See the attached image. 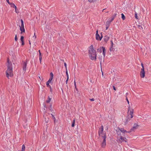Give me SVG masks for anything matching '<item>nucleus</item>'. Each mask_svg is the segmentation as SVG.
Instances as JSON below:
<instances>
[{"mask_svg": "<svg viewBox=\"0 0 151 151\" xmlns=\"http://www.w3.org/2000/svg\"><path fill=\"white\" fill-rule=\"evenodd\" d=\"M12 63L10 62L8 59L7 64V69L6 71V73L7 76H13V74L12 73Z\"/></svg>", "mask_w": 151, "mask_h": 151, "instance_id": "f257e3e1", "label": "nucleus"}, {"mask_svg": "<svg viewBox=\"0 0 151 151\" xmlns=\"http://www.w3.org/2000/svg\"><path fill=\"white\" fill-rule=\"evenodd\" d=\"M88 53L89 58L91 60H94V50L93 45H91L89 47Z\"/></svg>", "mask_w": 151, "mask_h": 151, "instance_id": "f03ea898", "label": "nucleus"}, {"mask_svg": "<svg viewBox=\"0 0 151 151\" xmlns=\"http://www.w3.org/2000/svg\"><path fill=\"white\" fill-rule=\"evenodd\" d=\"M98 133L99 138L101 140H102V139L106 138V133L104 132V127L103 126L99 128Z\"/></svg>", "mask_w": 151, "mask_h": 151, "instance_id": "7ed1b4c3", "label": "nucleus"}, {"mask_svg": "<svg viewBox=\"0 0 151 151\" xmlns=\"http://www.w3.org/2000/svg\"><path fill=\"white\" fill-rule=\"evenodd\" d=\"M117 139L121 143L123 142H127V140L126 138L124 137L125 136H123L119 131L117 132Z\"/></svg>", "mask_w": 151, "mask_h": 151, "instance_id": "20e7f679", "label": "nucleus"}, {"mask_svg": "<svg viewBox=\"0 0 151 151\" xmlns=\"http://www.w3.org/2000/svg\"><path fill=\"white\" fill-rule=\"evenodd\" d=\"M133 109L131 108L130 107H129L128 112V117L129 119H131L133 118Z\"/></svg>", "mask_w": 151, "mask_h": 151, "instance_id": "39448f33", "label": "nucleus"}, {"mask_svg": "<svg viewBox=\"0 0 151 151\" xmlns=\"http://www.w3.org/2000/svg\"><path fill=\"white\" fill-rule=\"evenodd\" d=\"M21 26H20V31H21V33H22L23 32H25V29L24 27V22L22 19L21 20Z\"/></svg>", "mask_w": 151, "mask_h": 151, "instance_id": "423d86ee", "label": "nucleus"}, {"mask_svg": "<svg viewBox=\"0 0 151 151\" xmlns=\"http://www.w3.org/2000/svg\"><path fill=\"white\" fill-rule=\"evenodd\" d=\"M119 129L120 131V132H120L122 134V135H123V136H125L124 134L126 133H128V132H129V131L127 132L126 130H124V129L122 128Z\"/></svg>", "mask_w": 151, "mask_h": 151, "instance_id": "0eeeda50", "label": "nucleus"}, {"mask_svg": "<svg viewBox=\"0 0 151 151\" xmlns=\"http://www.w3.org/2000/svg\"><path fill=\"white\" fill-rule=\"evenodd\" d=\"M53 79V76H51V77H50L49 80L46 83V85L47 87H49L51 89V87L49 85V83L51 82L52 80Z\"/></svg>", "mask_w": 151, "mask_h": 151, "instance_id": "6e6552de", "label": "nucleus"}, {"mask_svg": "<svg viewBox=\"0 0 151 151\" xmlns=\"http://www.w3.org/2000/svg\"><path fill=\"white\" fill-rule=\"evenodd\" d=\"M103 140L101 144V146L103 148H104L106 145V138L102 139Z\"/></svg>", "mask_w": 151, "mask_h": 151, "instance_id": "1a4fd4ad", "label": "nucleus"}, {"mask_svg": "<svg viewBox=\"0 0 151 151\" xmlns=\"http://www.w3.org/2000/svg\"><path fill=\"white\" fill-rule=\"evenodd\" d=\"M138 125L136 124H134L133 127L129 131V132H128V133H130L132 131H134L137 128V127H138Z\"/></svg>", "mask_w": 151, "mask_h": 151, "instance_id": "9d476101", "label": "nucleus"}, {"mask_svg": "<svg viewBox=\"0 0 151 151\" xmlns=\"http://www.w3.org/2000/svg\"><path fill=\"white\" fill-rule=\"evenodd\" d=\"M141 65L142 68L141 69V76H145V72L144 70V68L143 64L141 63Z\"/></svg>", "mask_w": 151, "mask_h": 151, "instance_id": "9b49d317", "label": "nucleus"}, {"mask_svg": "<svg viewBox=\"0 0 151 151\" xmlns=\"http://www.w3.org/2000/svg\"><path fill=\"white\" fill-rule=\"evenodd\" d=\"M102 36L101 35V36H100L99 35V34H97V35H96V40L99 41H100L101 40L102 38Z\"/></svg>", "mask_w": 151, "mask_h": 151, "instance_id": "f8f14e48", "label": "nucleus"}, {"mask_svg": "<svg viewBox=\"0 0 151 151\" xmlns=\"http://www.w3.org/2000/svg\"><path fill=\"white\" fill-rule=\"evenodd\" d=\"M27 62H24V63L23 65V71L24 72L26 71V67L27 66Z\"/></svg>", "mask_w": 151, "mask_h": 151, "instance_id": "ddd939ff", "label": "nucleus"}, {"mask_svg": "<svg viewBox=\"0 0 151 151\" xmlns=\"http://www.w3.org/2000/svg\"><path fill=\"white\" fill-rule=\"evenodd\" d=\"M115 16H112L111 18V20H108L107 22V24L108 23L109 24H110V23L114 19Z\"/></svg>", "mask_w": 151, "mask_h": 151, "instance_id": "4468645a", "label": "nucleus"}, {"mask_svg": "<svg viewBox=\"0 0 151 151\" xmlns=\"http://www.w3.org/2000/svg\"><path fill=\"white\" fill-rule=\"evenodd\" d=\"M104 39L105 41L107 42L109 39V37L107 35H106L104 36Z\"/></svg>", "mask_w": 151, "mask_h": 151, "instance_id": "2eb2a0df", "label": "nucleus"}, {"mask_svg": "<svg viewBox=\"0 0 151 151\" xmlns=\"http://www.w3.org/2000/svg\"><path fill=\"white\" fill-rule=\"evenodd\" d=\"M44 117L45 118V121L46 123H47L49 121V118L47 117V118L45 117V115H44Z\"/></svg>", "mask_w": 151, "mask_h": 151, "instance_id": "dca6fc26", "label": "nucleus"}, {"mask_svg": "<svg viewBox=\"0 0 151 151\" xmlns=\"http://www.w3.org/2000/svg\"><path fill=\"white\" fill-rule=\"evenodd\" d=\"M102 48L103 49V54L104 56L105 55L106 50H105V48L104 47H102Z\"/></svg>", "mask_w": 151, "mask_h": 151, "instance_id": "f3484780", "label": "nucleus"}, {"mask_svg": "<svg viewBox=\"0 0 151 151\" xmlns=\"http://www.w3.org/2000/svg\"><path fill=\"white\" fill-rule=\"evenodd\" d=\"M25 150V147L24 145H23L22 146L21 151H24Z\"/></svg>", "mask_w": 151, "mask_h": 151, "instance_id": "a211bd4d", "label": "nucleus"}, {"mask_svg": "<svg viewBox=\"0 0 151 151\" xmlns=\"http://www.w3.org/2000/svg\"><path fill=\"white\" fill-rule=\"evenodd\" d=\"M75 119H74L72 123V125H71V126L72 127H74V126H75Z\"/></svg>", "mask_w": 151, "mask_h": 151, "instance_id": "6ab92c4d", "label": "nucleus"}, {"mask_svg": "<svg viewBox=\"0 0 151 151\" xmlns=\"http://www.w3.org/2000/svg\"><path fill=\"white\" fill-rule=\"evenodd\" d=\"M36 37H37L36 36V35H35V33L34 35L33 36V39H32L34 41H35V40H36Z\"/></svg>", "mask_w": 151, "mask_h": 151, "instance_id": "aec40b11", "label": "nucleus"}, {"mask_svg": "<svg viewBox=\"0 0 151 151\" xmlns=\"http://www.w3.org/2000/svg\"><path fill=\"white\" fill-rule=\"evenodd\" d=\"M50 101L51 98L49 96L48 97V99L46 101V102L47 103H49L50 102Z\"/></svg>", "mask_w": 151, "mask_h": 151, "instance_id": "412c9836", "label": "nucleus"}, {"mask_svg": "<svg viewBox=\"0 0 151 151\" xmlns=\"http://www.w3.org/2000/svg\"><path fill=\"white\" fill-rule=\"evenodd\" d=\"M121 15H122V19L123 20H124L125 18V16H124V14H123L122 13L121 14Z\"/></svg>", "mask_w": 151, "mask_h": 151, "instance_id": "4be33fe9", "label": "nucleus"}, {"mask_svg": "<svg viewBox=\"0 0 151 151\" xmlns=\"http://www.w3.org/2000/svg\"><path fill=\"white\" fill-rule=\"evenodd\" d=\"M9 4L10 5L11 7L13 8L14 7V6H15V4L13 3H10V4Z\"/></svg>", "mask_w": 151, "mask_h": 151, "instance_id": "5701e85b", "label": "nucleus"}, {"mask_svg": "<svg viewBox=\"0 0 151 151\" xmlns=\"http://www.w3.org/2000/svg\"><path fill=\"white\" fill-rule=\"evenodd\" d=\"M109 24L108 23H107V22H106V30H107L108 29V27H109Z\"/></svg>", "mask_w": 151, "mask_h": 151, "instance_id": "b1692460", "label": "nucleus"}, {"mask_svg": "<svg viewBox=\"0 0 151 151\" xmlns=\"http://www.w3.org/2000/svg\"><path fill=\"white\" fill-rule=\"evenodd\" d=\"M138 27L140 29H143L142 27L140 25H138Z\"/></svg>", "mask_w": 151, "mask_h": 151, "instance_id": "393cba45", "label": "nucleus"}, {"mask_svg": "<svg viewBox=\"0 0 151 151\" xmlns=\"http://www.w3.org/2000/svg\"><path fill=\"white\" fill-rule=\"evenodd\" d=\"M42 55L39 56V60L40 61V63H41L42 59Z\"/></svg>", "mask_w": 151, "mask_h": 151, "instance_id": "a878e982", "label": "nucleus"}, {"mask_svg": "<svg viewBox=\"0 0 151 151\" xmlns=\"http://www.w3.org/2000/svg\"><path fill=\"white\" fill-rule=\"evenodd\" d=\"M135 12V17L136 19H138L137 14L136 12Z\"/></svg>", "mask_w": 151, "mask_h": 151, "instance_id": "bb28decb", "label": "nucleus"}, {"mask_svg": "<svg viewBox=\"0 0 151 151\" xmlns=\"http://www.w3.org/2000/svg\"><path fill=\"white\" fill-rule=\"evenodd\" d=\"M109 49L111 51H113V47H112V46H111V47H110Z\"/></svg>", "mask_w": 151, "mask_h": 151, "instance_id": "cd10ccee", "label": "nucleus"}, {"mask_svg": "<svg viewBox=\"0 0 151 151\" xmlns=\"http://www.w3.org/2000/svg\"><path fill=\"white\" fill-rule=\"evenodd\" d=\"M14 8H15V12L17 13H18V12H17V11H16V9H17V7L15 5L14 6Z\"/></svg>", "mask_w": 151, "mask_h": 151, "instance_id": "c85d7f7f", "label": "nucleus"}, {"mask_svg": "<svg viewBox=\"0 0 151 151\" xmlns=\"http://www.w3.org/2000/svg\"><path fill=\"white\" fill-rule=\"evenodd\" d=\"M24 37L23 36H21V41H24Z\"/></svg>", "mask_w": 151, "mask_h": 151, "instance_id": "c756f323", "label": "nucleus"}, {"mask_svg": "<svg viewBox=\"0 0 151 151\" xmlns=\"http://www.w3.org/2000/svg\"><path fill=\"white\" fill-rule=\"evenodd\" d=\"M68 79H69V77H68V76H67V79L65 81V83H66V84H67V83H68Z\"/></svg>", "mask_w": 151, "mask_h": 151, "instance_id": "7c9ffc66", "label": "nucleus"}, {"mask_svg": "<svg viewBox=\"0 0 151 151\" xmlns=\"http://www.w3.org/2000/svg\"><path fill=\"white\" fill-rule=\"evenodd\" d=\"M15 40L16 41H17V35H15Z\"/></svg>", "mask_w": 151, "mask_h": 151, "instance_id": "2f4dec72", "label": "nucleus"}, {"mask_svg": "<svg viewBox=\"0 0 151 151\" xmlns=\"http://www.w3.org/2000/svg\"><path fill=\"white\" fill-rule=\"evenodd\" d=\"M64 65L65 66V68H66V70H67V65H66V63H64Z\"/></svg>", "mask_w": 151, "mask_h": 151, "instance_id": "473e14b6", "label": "nucleus"}, {"mask_svg": "<svg viewBox=\"0 0 151 151\" xmlns=\"http://www.w3.org/2000/svg\"><path fill=\"white\" fill-rule=\"evenodd\" d=\"M126 100L127 101V102L128 104H129V100H128L127 97H126Z\"/></svg>", "mask_w": 151, "mask_h": 151, "instance_id": "72a5a7b5", "label": "nucleus"}, {"mask_svg": "<svg viewBox=\"0 0 151 151\" xmlns=\"http://www.w3.org/2000/svg\"><path fill=\"white\" fill-rule=\"evenodd\" d=\"M88 1L90 2H92L93 1V0H88Z\"/></svg>", "mask_w": 151, "mask_h": 151, "instance_id": "f704fd0d", "label": "nucleus"}, {"mask_svg": "<svg viewBox=\"0 0 151 151\" xmlns=\"http://www.w3.org/2000/svg\"><path fill=\"white\" fill-rule=\"evenodd\" d=\"M22 42V45H24V41H21Z\"/></svg>", "mask_w": 151, "mask_h": 151, "instance_id": "c9c22d12", "label": "nucleus"}, {"mask_svg": "<svg viewBox=\"0 0 151 151\" xmlns=\"http://www.w3.org/2000/svg\"><path fill=\"white\" fill-rule=\"evenodd\" d=\"M113 43L112 41H111V46H112V47H113Z\"/></svg>", "mask_w": 151, "mask_h": 151, "instance_id": "e433bc0d", "label": "nucleus"}, {"mask_svg": "<svg viewBox=\"0 0 151 151\" xmlns=\"http://www.w3.org/2000/svg\"><path fill=\"white\" fill-rule=\"evenodd\" d=\"M90 100L91 101H94V99L93 98L92 99H90Z\"/></svg>", "mask_w": 151, "mask_h": 151, "instance_id": "4c0bfd02", "label": "nucleus"}, {"mask_svg": "<svg viewBox=\"0 0 151 151\" xmlns=\"http://www.w3.org/2000/svg\"><path fill=\"white\" fill-rule=\"evenodd\" d=\"M113 89H114V90H116V88H115V86H113Z\"/></svg>", "mask_w": 151, "mask_h": 151, "instance_id": "58836bf2", "label": "nucleus"}, {"mask_svg": "<svg viewBox=\"0 0 151 151\" xmlns=\"http://www.w3.org/2000/svg\"><path fill=\"white\" fill-rule=\"evenodd\" d=\"M6 0V1H7V2H8V3L9 4H10V3L9 1V0Z\"/></svg>", "mask_w": 151, "mask_h": 151, "instance_id": "ea45409f", "label": "nucleus"}, {"mask_svg": "<svg viewBox=\"0 0 151 151\" xmlns=\"http://www.w3.org/2000/svg\"><path fill=\"white\" fill-rule=\"evenodd\" d=\"M66 74L67 76H68V73L67 70H66Z\"/></svg>", "mask_w": 151, "mask_h": 151, "instance_id": "a19ab883", "label": "nucleus"}, {"mask_svg": "<svg viewBox=\"0 0 151 151\" xmlns=\"http://www.w3.org/2000/svg\"><path fill=\"white\" fill-rule=\"evenodd\" d=\"M50 76H53V74L52 73H50Z\"/></svg>", "mask_w": 151, "mask_h": 151, "instance_id": "79ce46f5", "label": "nucleus"}, {"mask_svg": "<svg viewBox=\"0 0 151 151\" xmlns=\"http://www.w3.org/2000/svg\"><path fill=\"white\" fill-rule=\"evenodd\" d=\"M51 114V115H52V116L53 117V119H55V117L54 116H53L52 114Z\"/></svg>", "mask_w": 151, "mask_h": 151, "instance_id": "37998d69", "label": "nucleus"}, {"mask_svg": "<svg viewBox=\"0 0 151 151\" xmlns=\"http://www.w3.org/2000/svg\"><path fill=\"white\" fill-rule=\"evenodd\" d=\"M97 34H98V30H97V31H96V35H97Z\"/></svg>", "mask_w": 151, "mask_h": 151, "instance_id": "c03bdc74", "label": "nucleus"}, {"mask_svg": "<svg viewBox=\"0 0 151 151\" xmlns=\"http://www.w3.org/2000/svg\"><path fill=\"white\" fill-rule=\"evenodd\" d=\"M39 54H40V55L39 56H42V55H41V54L40 52V53H39Z\"/></svg>", "mask_w": 151, "mask_h": 151, "instance_id": "a18cd8bd", "label": "nucleus"}, {"mask_svg": "<svg viewBox=\"0 0 151 151\" xmlns=\"http://www.w3.org/2000/svg\"><path fill=\"white\" fill-rule=\"evenodd\" d=\"M141 76V77L143 78H144L145 77V76Z\"/></svg>", "mask_w": 151, "mask_h": 151, "instance_id": "49530a36", "label": "nucleus"}, {"mask_svg": "<svg viewBox=\"0 0 151 151\" xmlns=\"http://www.w3.org/2000/svg\"><path fill=\"white\" fill-rule=\"evenodd\" d=\"M96 59V56H95V60Z\"/></svg>", "mask_w": 151, "mask_h": 151, "instance_id": "de8ad7c7", "label": "nucleus"}, {"mask_svg": "<svg viewBox=\"0 0 151 151\" xmlns=\"http://www.w3.org/2000/svg\"><path fill=\"white\" fill-rule=\"evenodd\" d=\"M74 83H75V85L76 86V83L75 82V81H74Z\"/></svg>", "mask_w": 151, "mask_h": 151, "instance_id": "09e8293b", "label": "nucleus"}, {"mask_svg": "<svg viewBox=\"0 0 151 151\" xmlns=\"http://www.w3.org/2000/svg\"><path fill=\"white\" fill-rule=\"evenodd\" d=\"M50 90L51 91H52V88H51V89L50 88Z\"/></svg>", "mask_w": 151, "mask_h": 151, "instance_id": "8fccbe9b", "label": "nucleus"}, {"mask_svg": "<svg viewBox=\"0 0 151 151\" xmlns=\"http://www.w3.org/2000/svg\"><path fill=\"white\" fill-rule=\"evenodd\" d=\"M29 44L30 45L31 44V43H30V41H29Z\"/></svg>", "mask_w": 151, "mask_h": 151, "instance_id": "3c124183", "label": "nucleus"}, {"mask_svg": "<svg viewBox=\"0 0 151 151\" xmlns=\"http://www.w3.org/2000/svg\"><path fill=\"white\" fill-rule=\"evenodd\" d=\"M39 53H40V50H39Z\"/></svg>", "mask_w": 151, "mask_h": 151, "instance_id": "603ef678", "label": "nucleus"}, {"mask_svg": "<svg viewBox=\"0 0 151 151\" xmlns=\"http://www.w3.org/2000/svg\"><path fill=\"white\" fill-rule=\"evenodd\" d=\"M16 11H17V12H18L19 13L18 11L17 10V9H16Z\"/></svg>", "mask_w": 151, "mask_h": 151, "instance_id": "864d4df0", "label": "nucleus"}, {"mask_svg": "<svg viewBox=\"0 0 151 151\" xmlns=\"http://www.w3.org/2000/svg\"><path fill=\"white\" fill-rule=\"evenodd\" d=\"M8 77V78H9V76H7Z\"/></svg>", "mask_w": 151, "mask_h": 151, "instance_id": "5fc2aeb1", "label": "nucleus"}, {"mask_svg": "<svg viewBox=\"0 0 151 151\" xmlns=\"http://www.w3.org/2000/svg\"><path fill=\"white\" fill-rule=\"evenodd\" d=\"M102 75H103V73L102 72Z\"/></svg>", "mask_w": 151, "mask_h": 151, "instance_id": "6e6d98bb", "label": "nucleus"}, {"mask_svg": "<svg viewBox=\"0 0 151 151\" xmlns=\"http://www.w3.org/2000/svg\"><path fill=\"white\" fill-rule=\"evenodd\" d=\"M39 78H40V76H39Z\"/></svg>", "mask_w": 151, "mask_h": 151, "instance_id": "4d7b16f0", "label": "nucleus"}]
</instances>
